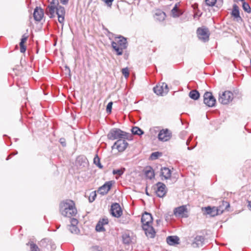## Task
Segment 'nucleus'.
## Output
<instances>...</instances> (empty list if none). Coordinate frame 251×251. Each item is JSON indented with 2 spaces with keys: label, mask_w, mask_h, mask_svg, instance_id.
Wrapping results in <instances>:
<instances>
[{
  "label": "nucleus",
  "mask_w": 251,
  "mask_h": 251,
  "mask_svg": "<svg viewBox=\"0 0 251 251\" xmlns=\"http://www.w3.org/2000/svg\"><path fill=\"white\" fill-rule=\"evenodd\" d=\"M153 90L154 93L157 95L161 96L166 95L169 91L168 85L165 82L156 85Z\"/></svg>",
  "instance_id": "obj_6"
},
{
  "label": "nucleus",
  "mask_w": 251,
  "mask_h": 251,
  "mask_svg": "<svg viewBox=\"0 0 251 251\" xmlns=\"http://www.w3.org/2000/svg\"><path fill=\"white\" fill-rule=\"evenodd\" d=\"M231 15L233 17L235 18H240V12L239 10V7L238 5L236 4H234L233 5V9L231 12Z\"/></svg>",
  "instance_id": "obj_26"
},
{
  "label": "nucleus",
  "mask_w": 251,
  "mask_h": 251,
  "mask_svg": "<svg viewBox=\"0 0 251 251\" xmlns=\"http://www.w3.org/2000/svg\"><path fill=\"white\" fill-rule=\"evenodd\" d=\"M217 0H204L206 4L208 6L213 7L215 6Z\"/></svg>",
  "instance_id": "obj_37"
},
{
  "label": "nucleus",
  "mask_w": 251,
  "mask_h": 251,
  "mask_svg": "<svg viewBox=\"0 0 251 251\" xmlns=\"http://www.w3.org/2000/svg\"><path fill=\"white\" fill-rule=\"evenodd\" d=\"M197 36L199 40L203 42H206L209 39V32L206 27H199L197 30Z\"/></svg>",
  "instance_id": "obj_5"
},
{
  "label": "nucleus",
  "mask_w": 251,
  "mask_h": 251,
  "mask_svg": "<svg viewBox=\"0 0 251 251\" xmlns=\"http://www.w3.org/2000/svg\"><path fill=\"white\" fill-rule=\"evenodd\" d=\"M97 191H95L92 192H91L89 196V201L90 202H92L94 201L96 199V197L97 196Z\"/></svg>",
  "instance_id": "obj_36"
},
{
  "label": "nucleus",
  "mask_w": 251,
  "mask_h": 251,
  "mask_svg": "<svg viewBox=\"0 0 251 251\" xmlns=\"http://www.w3.org/2000/svg\"><path fill=\"white\" fill-rule=\"evenodd\" d=\"M144 172L146 177L150 179L154 177V172L152 167L150 166H147L144 170Z\"/></svg>",
  "instance_id": "obj_17"
},
{
  "label": "nucleus",
  "mask_w": 251,
  "mask_h": 251,
  "mask_svg": "<svg viewBox=\"0 0 251 251\" xmlns=\"http://www.w3.org/2000/svg\"><path fill=\"white\" fill-rule=\"evenodd\" d=\"M152 217L151 215L148 212H145L142 216L141 222L142 223V226H147L151 225L152 223Z\"/></svg>",
  "instance_id": "obj_13"
},
{
  "label": "nucleus",
  "mask_w": 251,
  "mask_h": 251,
  "mask_svg": "<svg viewBox=\"0 0 251 251\" xmlns=\"http://www.w3.org/2000/svg\"><path fill=\"white\" fill-rule=\"evenodd\" d=\"M172 16L174 18H177L182 14V12L177 8V4L176 3L171 10Z\"/></svg>",
  "instance_id": "obj_23"
},
{
  "label": "nucleus",
  "mask_w": 251,
  "mask_h": 251,
  "mask_svg": "<svg viewBox=\"0 0 251 251\" xmlns=\"http://www.w3.org/2000/svg\"><path fill=\"white\" fill-rule=\"evenodd\" d=\"M66 69H68V71H69V72L70 73V68L66 66Z\"/></svg>",
  "instance_id": "obj_58"
},
{
  "label": "nucleus",
  "mask_w": 251,
  "mask_h": 251,
  "mask_svg": "<svg viewBox=\"0 0 251 251\" xmlns=\"http://www.w3.org/2000/svg\"><path fill=\"white\" fill-rule=\"evenodd\" d=\"M96 230L99 232L104 230V228L103 226V224H101L100 221L97 224L96 226Z\"/></svg>",
  "instance_id": "obj_38"
},
{
  "label": "nucleus",
  "mask_w": 251,
  "mask_h": 251,
  "mask_svg": "<svg viewBox=\"0 0 251 251\" xmlns=\"http://www.w3.org/2000/svg\"><path fill=\"white\" fill-rule=\"evenodd\" d=\"M108 6H111L114 0H102Z\"/></svg>",
  "instance_id": "obj_48"
},
{
  "label": "nucleus",
  "mask_w": 251,
  "mask_h": 251,
  "mask_svg": "<svg viewBox=\"0 0 251 251\" xmlns=\"http://www.w3.org/2000/svg\"><path fill=\"white\" fill-rule=\"evenodd\" d=\"M102 221H102V222L101 224H103V225L104 224H107V220L103 219V220H102Z\"/></svg>",
  "instance_id": "obj_54"
},
{
  "label": "nucleus",
  "mask_w": 251,
  "mask_h": 251,
  "mask_svg": "<svg viewBox=\"0 0 251 251\" xmlns=\"http://www.w3.org/2000/svg\"><path fill=\"white\" fill-rule=\"evenodd\" d=\"M115 183L114 181H108L105 182L102 186L99 187L98 188H111L113 184Z\"/></svg>",
  "instance_id": "obj_30"
},
{
  "label": "nucleus",
  "mask_w": 251,
  "mask_h": 251,
  "mask_svg": "<svg viewBox=\"0 0 251 251\" xmlns=\"http://www.w3.org/2000/svg\"><path fill=\"white\" fill-rule=\"evenodd\" d=\"M49 5H52L56 7L61 6L59 5V0H52Z\"/></svg>",
  "instance_id": "obj_40"
},
{
  "label": "nucleus",
  "mask_w": 251,
  "mask_h": 251,
  "mask_svg": "<svg viewBox=\"0 0 251 251\" xmlns=\"http://www.w3.org/2000/svg\"><path fill=\"white\" fill-rule=\"evenodd\" d=\"M45 13L50 18L55 17L56 14L58 17V22L63 25L65 15V10L63 6H59L56 7L48 5L46 9Z\"/></svg>",
  "instance_id": "obj_2"
},
{
  "label": "nucleus",
  "mask_w": 251,
  "mask_h": 251,
  "mask_svg": "<svg viewBox=\"0 0 251 251\" xmlns=\"http://www.w3.org/2000/svg\"><path fill=\"white\" fill-rule=\"evenodd\" d=\"M113 102L112 101L109 102L106 106V111L107 113H110L111 112Z\"/></svg>",
  "instance_id": "obj_42"
},
{
  "label": "nucleus",
  "mask_w": 251,
  "mask_h": 251,
  "mask_svg": "<svg viewBox=\"0 0 251 251\" xmlns=\"http://www.w3.org/2000/svg\"><path fill=\"white\" fill-rule=\"evenodd\" d=\"M76 164L79 167H85L87 166L88 161L87 158L82 156H79L76 160Z\"/></svg>",
  "instance_id": "obj_20"
},
{
  "label": "nucleus",
  "mask_w": 251,
  "mask_h": 251,
  "mask_svg": "<svg viewBox=\"0 0 251 251\" xmlns=\"http://www.w3.org/2000/svg\"><path fill=\"white\" fill-rule=\"evenodd\" d=\"M59 142L63 147L66 146V140H65V138H60L59 140Z\"/></svg>",
  "instance_id": "obj_47"
},
{
  "label": "nucleus",
  "mask_w": 251,
  "mask_h": 251,
  "mask_svg": "<svg viewBox=\"0 0 251 251\" xmlns=\"http://www.w3.org/2000/svg\"><path fill=\"white\" fill-rule=\"evenodd\" d=\"M123 75L126 77H127L129 76V71L127 68H123L122 70Z\"/></svg>",
  "instance_id": "obj_41"
},
{
  "label": "nucleus",
  "mask_w": 251,
  "mask_h": 251,
  "mask_svg": "<svg viewBox=\"0 0 251 251\" xmlns=\"http://www.w3.org/2000/svg\"><path fill=\"white\" fill-rule=\"evenodd\" d=\"M154 193L160 198L163 197L167 193V189H154Z\"/></svg>",
  "instance_id": "obj_28"
},
{
  "label": "nucleus",
  "mask_w": 251,
  "mask_h": 251,
  "mask_svg": "<svg viewBox=\"0 0 251 251\" xmlns=\"http://www.w3.org/2000/svg\"><path fill=\"white\" fill-rule=\"evenodd\" d=\"M128 145V143L123 139L118 140L112 146V149H117L119 152L124 151Z\"/></svg>",
  "instance_id": "obj_9"
},
{
  "label": "nucleus",
  "mask_w": 251,
  "mask_h": 251,
  "mask_svg": "<svg viewBox=\"0 0 251 251\" xmlns=\"http://www.w3.org/2000/svg\"><path fill=\"white\" fill-rule=\"evenodd\" d=\"M203 102L208 107H214L216 100L211 92H206L203 95Z\"/></svg>",
  "instance_id": "obj_8"
},
{
  "label": "nucleus",
  "mask_w": 251,
  "mask_h": 251,
  "mask_svg": "<svg viewBox=\"0 0 251 251\" xmlns=\"http://www.w3.org/2000/svg\"><path fill=\"white\" fill-rule=\"evenodd\" d=\"M18 154V151H15L13 153H11L7 158L6 160H8L10 158V156L11 155H15Z\"/></svg>",
  "instance_id": "obj_51"
},
{
  "label": "nucleus",
  "mask_w": 251,
  "mask_h": 251,
  "mask_svg": "<svg viewBox=\"0 0 251 251\" xmlns=\"http://www.w3.org/2000/svg\"><path fill=\"white\" fill-rule=\"evenodd\" d=\"M230 204L229 202L223 201L222 203L218 206L216 207L217 210L219 212V214H221L223 213L225 210H226L229 207Z\"/></svg>",
  "instance_id": "obj_19"
},
{
  "label": "nucleus",
  "mask_w": 251,
  "mask_h": 251,
  "mask_svg": "<svg viewBox=\"0 0 251 251\" xmlns=\"http://www.w3.org/2000/svg\"><path fill=\"white\" fill-rule=\"evenodd\" d=\"M69 230L72 233L78 234L79 230L76 226H69Z\"/></svg>",
  "instance_id": "obj_35"
},
{
  "label": "nucleus",
  "mask_w": 251,
  "mask_h": 251,
  "mask_svg": "<svg viewBox=\"0 0 251 251\" xmlns=\"http://www.w3.org/2000/svg\"><path fill=\"white\" fill-rule=\"evenodd\" d=\"M78 224V221L77 219L75 218H72L71 219V225L70 226H76Z\"/></svg>",
  "instance_id": "obj_44"
},
{
  "label": "nucleus",
  "mask_w": 251,
  "mask_h": 251,
  "mask_svg": "<svg viewBox=\"0 0 251 251\" xmlns=\"http://www.w3.org/2000/svg\"><path fill=\"white\" fill-rule=\"evenodd\" d=\"M132 133L134 135H142L144 134V131L137 126H134L131 129Z\"/></svg>",
  "instance_id": "obj_27"
},
{
  "label": "nucleus",
  "mask_w": 251,
  "mask_h": 251,
  "mask_svg": "<svg viewBox=\"0 0 251 251\" xmlns=\"http://www.w3.org/2000/svg\"><path fill=\"white\" fill-rule=\"evenodd\" d=\"M44 16L43 9L38 6L34 9L33 12L34 19L36 21L40 22Z\"/></svg>",
  "instance_id": "obj_15"
},
{
  "label": "nucleus",
  "mask_w": 251,
  "mask_h": 251,
  "mask_svg": "<svg viewBox=\"0 0 251 251\" xmlns=\"http://www.w3.org/2000/svg\"><path fill=\"white\" fill-rule=\"evenodd\" d=\"M162 155V153L158 152V151H155L152 152L150 156V158L151 160H155L157 159L159 156Z\"/></svg>",
  "instance_id": "obj_34"
},
{
  "label": "nucleus",
  "mask_w": 251,
  "mask_h": 251,
  "mask_svg": "<svg viewBox=\"0 0 251 251\" xmlns=\"http://www.w3.org/2000/svg\"><path fill=\"white\" fill-rule=\"evenodd\" d=\"M115 39H118L117 42L112 41L111 46L116 51L117 55H121L123 53V50L127 47V42L126 38L123 36L119 35L115 37Z\"/></svg>",
  "instance_id": "obj_3"
},
{
  "label": "nucleus",
  "mask_w": 251,
  "mask_h": 251,
  "mask_svg": "<svg viewBox=\"0 0 251 251\" xmlns=\"http://www.w3.org/2000/svg\"><path fill=\"white\" fill-rule=\"evenodd\" d=\"M249 207H250V209L251 210V201L249 202Z\"/></svg>",
  "instance_id": "obj_57"
},
{
  "label": "nucleus",
  "mask_w": 251,
  "mask_h": 251,
  "mask_svg": "<svg viewBox=\"0 0 251 251\" xmlns=\"http://www.w3.org/2000/svg\"><path fill=\"white\" fill-rule=\"evenodd\" d=\"M111 213L113 216L119 218L122 215L123 212L120 205L118 203H114L111 206Z\"/></svg>",
  "instance_id": "obj_12"
},
{
  "label": "nucleus",
  "mask_w": 251,
  "mask_h": 251,
  "mask_svg": "<svg viewBox=\"0 0 251 251\" xmlns=\"http://www.w3.org/2000/svg\"><path fill=\"white\" fill-rule=\"evenodd\" d=\"M190 98L194 100H197L200 97V93L196 90H191L189 94Z\"/></svg>",
  "instance_id": "obj_25"
},
{
  "label": "nucleus",
  "mask_w": 251,
  "mask_h": 251,
  "mask_svg": "<svg viewBox=\"0 0 251 251\" xmlns=\"http://www.w3.org/2000/svg\"><path fill=\"white\" fill-rule=\"evenodd\" d=\"M155 18L159 21H163L165 17V13L161 11H158L155 14Z\"/></svg>",
  "instance_id": "obj_24"
},
{
  "label": "nucleus",
  "mask_w": 251,
  "mask_h": 251,
  "mask_svg": "<svg viewBox=\"0 0 251 251\" xmlns=\"http://www.w3.org/2000/svg\"><path fill=\"white\" fill-rule=\"evenodd\" d=\"M242 7L245 12H246L248 13H251V8L250 6L248 3H247L245 1H244L242 3Z\"/></svg>",
  "instance_id": "obj_33"
},
{
  "label": "nucleus",
  "mask_w": 251,
  "mask_h": 251,
  "mask_svg": "<svg viewBox=\"0 0 251 251\" xmlns=\"http://www.w3.org/2000/svg\"><path fill=\"white\" fill-rule=\"evenodd\" d=\"M123 243L125 244H129L131 241L130 236L127 234H124L122 236Z\"/></svg>",
  "instance_id": "obj_29"
},
{
  "label": "nucleus",
  "mask_w": 251,
  "mask_h": 251,
  "mask_svg": "<svg viewBox=\"0 0 251 251\" xmlns=\"http://www.w3.org/2000/svg\"><path fill=\"white\" fill-rule=\"evenodd\" d=\"M94 163L97 165L100 169H102L103 168V166L101 164L100 162V158L99 157L97 154L96 155L94 158L93 160Z\"/></svg>",
  "instance_id": "obj_32"
},
{
  "label": "nucleus",
  "mask_w": 251,
  "mask_h": 251,
  "mask_svg": "<svg viewBox=\"0 0 251 251\" xmlns=\"http://www.w3.org/2000/svg\"><path fill=\"white\" fill-rule=\"evenodd\" d=\"M124 251L121 250V251Z\"/></svg>",
  "instance_id": "obj_60"
},
{
  "label": "nucleus",
  "mask_w": 251,
  "mask_h": 251,
  "mask_svg": "<svg viewBox=\"0 0 251 251\" xmlns=\"http://www.w3.org/2000/svg\"><path fill=\"white\" fill-rule=\"evenodd\" d=\"M186 205H182L176 207L174 210V214L176 217L186 218L188 217Z\"/></svg>",
  "instance_id": "obj_10"
},
{
  "label": "nucleus",
  "mask_w": 251,
  "mask_h": 251,
  "mask_svg": "<svg viewBox=\"0 0 251 251\" xmlns=\"http://www.w3.org/2000/svg\"><path fill=\"white\" fill-rule=\"evenodd\" d=\"M145 192H146V194L147 195L150 196V194L149 193V192H148V189H145Z\"/></svg>",
  "instance_id": "obj_56"
},
{
  "label": "nucleus",
  "mask_w": 251,
  "mask_h": 251,
  "mask_svg": "<svg viewBox=\"0 0 251 251\" xmlns=\"http://www.w3.org/2000/svg\"><path fill=\"white\" fill-rule=\"evenodd\" d=\"M204 242V237L201 235H197L192 243L193 248H199L202 246Z\"/></svg>",
  "instance_id": "obj_14"
},
{
  "label": "nucleus",
  "mask_w": 251,
  "mask_h": 251,
  "mask_svg": "<svg viewBox=\"0 0 251 251\" xmlns=\"http://www.w3.org/2000/svg\"><path fill=\"white\" fill-rule=\"evenodd\" d=\"M250 63H251V59H250Z\"/></svg>",
  "instance_id": "obj_59"
},
{
  "label": "nucleus",
  "mask_w": 251,
  "mask_h": 251,
  "mask_svg": "<svg viewBox=\"0 0 251 251\" xmlns=\"http://www.w3.org/2000/svg\"><path fill=\"white\" fill-rule=\"evenodd\" d=\"M110 189H98L97 192L101 195H104L108 193Z\"/></svg>",
  "instance_id": "obj_43"
},
{
  "label": "nucleus",
  "mask_w": 251,
  "mask_h": 251,
  "mask_svg": "<svg viewBox=\"0 0 251 251\" xmlns=\"http://www.w3.org/2000/svg\"><path fill=\"white\" fill-rule=\"evenodd\" d=\"M172 136L171 132L168 129L161 130L158 135L159 140L162 142L169 141Z\"/></svg>",
  "instance_id": "obj_11"
},
{
  "label": "nucleus",
  "mask_w": 251,
  "mask_h": 251,
  "mask_svg": "<svg viewBox=\"0 0 251 251\" xmlns=\"http://www.w3.org/2000/svg\"><path fill=\"white\" fill-rule=\"evenodd\" d=\"M161 176L165 179H168L171 176V171L168 168H162L161 169Z\"/></svg>",
  "instance_id": "obj_22"
},
{
  "label": "nucleus",
  "mask_w": 251,
  "mask_h": 251,
  "mask_svg": "<svg viewBox=\"0 0 251 251\" xmlns=\"http://www.w3.org/2000/svg\"><path fill=\"white\" fill-rule=\"evenodd\" d=\"M60 212L64 217H72L77 214V210L74 201L66 200L60 204Z\"/></svg>",
  "instance_id": "obj_1"
},
{
  "label": "nucleus",
  "mask_w": 251,
  "mask_h": 251,
  "mask_svg": "<svg viewBox=\"0 0 251 251\" xmlns=\"http://www.w3.org/2000/svg\"><path fill=\"white\" fill-rule=\"evenodd\" d=\"M125 171V168H122L119 169H114L112 171V173L113 175H117L119 176H121Z\"/></svg>",
  "instance_id": "obj_31"
},
{
  "label": "nucleus",
  "mask_w": 251,
  "mask_h": 251,
  "mask_svg": "<svg viewBox=\"0 0 251 251\" xmlns=\"http://www.w3.org/2000/svg\"><path fill=\"white\" fill-rule=\"evenodd\" d=\"M233 99V93L228 91H225L222 95H219V101L223 104H227Z\"/></svg>",
  "instance_id": "obj_7"
},
{
  "label": "nucleus",
  "mask_w": 251,
  "mask_h": 251,
  "mask_svg": "<svg viewBox=\"0 0 251 251\" xmlns=\"http://www.w3.org/2000/svg\"><path fill=\"white\" fill-rule=\"evenodd\" d=\"M179 238L176 236H170L166 239L167 243L170 245H175L179 244Z\"/></svg>",
  "instance_id": "obj_21"
},
{
  "label": "nucleus",
  "mask_w": 251,
  "mask_h": 251,
  "mask_svg": "<svg viewBox=\"0 0 251 251\" xmlns=\"http://www.w3.org/2000/svg\"><path fill=\"white\" fill-rule=\"evenodd\" d=\"M20 51L22 53L25 52L26 48L24 45H20Z\"/></svg>",
  "instance_id": "obj_49"
},
{
  "label": "nucleus",
  "mask_w": 251,
  "mask_h": 251,
  "mask_svg": "<svg viewBox=\"0 0 251 251\" xmlns=\"http://www.w3.org/2000/svg\"><path fill=\"white\" fill-rule=\"evenodd\" d=\"M195 146H193V147H187V150H189V151L192 150V149H193L195 147Z\"/></svg>",
  "instance_id": "obj_55"
},
{
  "label": "nucleus",
  "mask_w": 251,
  "mask_h": 251,
  "mask_svg": "<svg viewBox=\"0 0 251 251\" xmlns=\"http://www.w3.org/2000/svg\"><path fill=\"white\" fill-rule=\"evenodd\" d=\"M30 248L31 251H40L38 247L33 242L30 243Z\"/></svg>",
  "instance_id": "obj_39"
},
{
  "label": "nucleus",
  "mask_w": 251,
  "mask_h": 251,
  "mask_svg": "<svg viewBox=\"0 0 251 251\" xmlns=\"http://www.w3.org/2000/svg\"><path fill=\"white\" fill-rule=\"evenodd\" d=\"M156 188H165L166 185L160 182H158L156 183Z\"/></svg>",
  "instance_id": "obj_45"
},
{
  "label": "nucleus",
  "mask_w": 251,
  "mask_h": 251,
  "mask_svg": "<svg viewBox=\"0 0 251 251\" xmlns=\"http://www.w3.org/2000/svg\"><path fill=\"white\" fill-rule=\"evenodd\" d=\"M60 2L62 4L66 5L68 3L69 0H60Z\"/></svg>",
  "instance_id": "obj_52"
},
{
  "label": "nucleus",
  "mask_w": 251,
  "mask_h": 251,
  "mask_svg": "<svg viewBox=\"0 0 251 251\" xmlns=\"http://www.w3.org/2000/svg\"><path fill=\"white\" fill-rule=\"evenodd\" d=\"M107 138L111 140L126 139L128 138V133L118 128L110 129L107 134Z\"/></svg>",
  "instance_id": "obj_4"
},
{
  "label": "nucleus",
  "mask_w": 251,
  "mask_h": 251,
  "mask_svg": "<svg viewBox=\"0 0 251 251\" xmlns=\"http://www.w3.org/2000/svg\"><path fill=\"white\" fill-rule=\"evenodd\" d=\"M93 251H101V248L98 246H94L92 248Z\"/></svg>",
  "instance_id": "obj_50"
},
{
  "label": "nucleus",
  "mask_w": 251,
  "mask_h": 251,
  "mask_svg": "<svg viewBox=\"0 0 251 251\" xmlns=\"http://www.w3.org/2000/svg\"><path fill=\"white\" fill-rule=\"evenodd\" d=\"M191 140H192V137H190L189 139L187 140L186 144L187 146L189 145Z\"/></svg>",
  "instance_id": "obj_53"
},
{
  "label": "nucleus",
  "mask_w": 251,
  "mask_h": 251,
  "mask_svg": "<svg viewBox=\"0 0 251 251\" xmlns=\"http://www.w3.org/2000/svg\"><path fill=\"white\" fill-rule=\"evenodd\" d=\"M202 210H204L206 214H209L212 216H215L217 215H220L218 210H217L216 207H211L210 206L205 207L202 208Z\"/></svg>",
  "instance_id": "obj_16"
},
{
  "label": "nucleus",
  "mask_w": 251,
  "mask_h": 251,
  "mask_svg": "<svg viewBox=\"0 0 251 251\" xmlns=\"http://www.w3.org/2000/svg\"><path fill=\"white\" fill-rule=\"evenodd\" d=\"M143 228L145 230L147 236H149L151 238H153L154 237L155 232L153 227L151 226V225L143 226Z\"/></svg>",
  "instance_id": "obj_18"
},
{
  "label": "nucleus",
  "mask_w": 251,
  "mask_h": 251,
  "mask_svg": "<svg viewBox=\"0 0 251 251\" xmlns=\"http://www.w3.org/2000/svg\"><path fill=\"white\" fill-rule=\"evenodd\" d=\"M27 39V36H25V35H23L21 40L20 45H24Z\"/></svg>",
  "instance_id": "obj_46"
}]
</instances>
